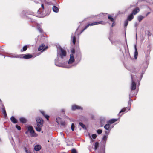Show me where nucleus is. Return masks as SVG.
I'll return each mask as SVG.
<instances>
[{
  "mask_svg": "<svg viewBox=\"0 0 153 153\" xmlns=\"http://www.w3.org/2000/svg\"><path fill=\"white\" fill-rule=\"evenodd\" d=\"M146 68L144 66H141L140 68H137V73L140 74V78L141 79L143 77V75L145 72Z\"/></svg>",
  "mask_w": 153,
  "mask_h": 153,
  "instance_id": "f257e3e1",
  "label": "nucleus"
},
{
  "mask_svg": "<svg viewBox=\"0 0 153 153\" xmlns=\"http://www.w3.org/2000/svg\"><path fill=\"white\" fill-rule=\"evenodd\" d=\"M66 51L60 47L59 48V51L57 52V58H59V56L61 59H62L66 56Z\"/></svg>",
  "mask_w": 153,
  "mask_h": 153,
  "instance_id": "f03ea898",
  "label": "nucleus"
},
{
  "mask_svg": "<svg viewBox=\"0 0 153 153\" xmlns=\"http://www.w3.org/2000/svg\"><path fill=\"white\" fill-rule=\"evenodd\" d=\"M58 59L59 58H57L55 60V63L56 66L59 67H62L67 68H70L71 67V66H70V65L65 66L62 63L59 62Z\"/></svg>",
  "mask_w": 153,
  "mask_h": 153,
  "instance_id": "7ed1b4c3",
  "label": "nucleus"
},
{
  "mask_svg": "<svg viewBox=\"0 0 153 153\" xmlns=\"http://www.w3.org/2000/svg\"><path fill=\"white\" fill-rule=\"evenodd\" d=\"M134 76H132V75H131V78L132 79V83L131 84V93L132 94V93L133 92V91L136 89V84L135 82L134 78Z\"/></svg>",
  "mask_w": 153,
  "mask_h": 153,
  "instance_id": "20e7f679",
  "label": "nucleus"
},
{
  "mask_svg": "<svg viewBox=\"0 0 153 153\" xmlns=\"http://www.w3.org/2000/svg\"><path fill=\"white\" fill-rule=\"evenodd\" d=\"M36 120L37 126H43V120L41 117H38L36 118Z\"/></svg>",
  "mask_w": 153,
  "mask_h": 153,
  "instance_id": "39448f33",
  "label": "nucleus"
},
{
  "mask_svg": "<svg viewBox=\"0 0 153 153\" xmlns=\"http://www.w3.org/2000/svg\"><path fill=\"white\" fill-rule=\"evenodd\" d=\"M137 94V93H134V94H131L130 93L129 94V101L128 102V110L126 111V112H127L128 110H130V109L131 108V102L132 101V100L131 99V97L133 96H135L136 94Z\"/></svg>",
  "mask_w": 153,
  "mask_h": 153,
  "instance_id": "423d86ee",
  "label": "nucleus"
},
{
  "mask_svg": "<svg viewBox=\"0 0 153 153\" xmlns=\"http://www.w3.org/2000/svg\"><path fill=\"white\" fill-rule=\"evenodd\" d=\"M48 48V46H45L44 44H42L38 48V50L39 51H41V52H42L43 51L45 50Z\"/></svg>",
  "mask_w": 153,
  "mask_h": 153,
  "instance_id": "0eeeda50",
  "label": "nucleus"
},
{
  "mask_svg": "<svg viewBox=\"0 0 153 153\" xmlns=\"http://www.w3.org/2000/svg\"><path fill=\"white\" fill-rule=\"evenodd\" d=\"M83 109V108L80 106L76 104H74L72 105L71 110L72 111H75L76 110H81Z\"/></svg>",
  "mask_w": 153,
  "mask_h": 153,
  "instance_id": "6e6552de",
  "label": "nucleus"
},
{
  "mask_svg": "<svg viewBox=\"0 0 153 153\" xmlns=\"http://www.w3.org/2000/svg\"><path fill=\"white\" fill-rule=\"evenodd\" d=\"M10 56H7V57L10 58H22L21 56H22L23 55H17L15 54L14 53H10Z\"/></svg>",
  "mask_w": 153,
  "mask_h": 153,
  "instance_id": "1a4fd4ad",
  "label": "nucleus"
},
{
  "mask_svg": "<svg viewBox=\"0 0 153 153\" xmlns=\"http://www.w3.org/2000/svg\"><path fill=\"white\" fill-rule=\"evenodd\" d=\"M77 30V29L76 30V31L74 33H72L71 34V40H72V42L74 45H75L76 43V31Z\"/></svg>",
  "mask_w": 153,
  "mask_h": 153,
  "instance_id": "9d476101",
  "label": "nucleus"
},
{
  "mask_svg": "<svg viewBox=\"0 0 153 153\" xmlns=\"http://www.w3.org/2000/svg\"><path fill=\"white\" fill-rule=\"evenodd\" d=\"M27 128L30 133L32 134V136H34V135L33 134H35V133L34 130L33 129L32 126H29L27 127Z\"/></svg>",
  "mask_w": 153,
  "mask_h": 153,
  "instance_id": "9b49d317",
  "label": "nucleus"
},
{
  "mask_svg": "<svg viewBox=\"0 0 153 153\" xmlns=\"http://www.w3.org/2000/svg\"><path fill=\"white\" fill-rule=\"evenodd\" d=\"M75 61V59L74 58V55L72 54H70V58L68 62V64H70L73 63Z\"/></svg>",
  "mask_w": 153,
  "mask_h": 153,
  "instance_id": "f8f14e48",
  "label": "nucleus"
},
{
  "mask_svg": "<svg viewBox=\"0 0 153 153\" xmlns=\"http://www.w3.org/2000/svg\"><path fill=\"white\" fill-rule=\"evenodd\" d=\"M107 138L108 137L106 135H104L102 139L101 142L103 146H105Z\"/></svg>",
  "mask_w": 153,
  "mask_h": 153,
  "instance_id": "ddd939ff",
  "label": "nucleus"
},
{
  "mask_svg": "<svg viewBox=\"0 0 153 153\" xmlns=\"http://www.w3.org/2000/svg\"><path fill=\"white\" fill-rule=\"evenodd\" d=\"M23 149L25 153H31L30 151V149L29 148L28 145L24 146Z\"/></svg>",
  "mask_w": 153,
  "mask_h": 153,
  "instance_id": "4468645a",
  "label": "nucleus"
},
{
  "mask_svg": "<svg viewBox=\"0 0 153 153\" xmlns=\"http://www.w3.org/2000/svg\"><path fill=\"white\" fill-rule=\"evenodd\" d=\"M134 48L135 49V51L134 53V59H136L137 58L138 55V51L137 48V45L135 44L134 45Z\"/></svg>",
  "mask_w": 153,
  "mask_h": 153,
  "instance_id": "2eb2a0df",
  "label": "nucleus"
},
{
  "mask_svg": "<svg viewBox=\"0 0 153 153\" xmlns=\"http://www.w3.org/2000/svg\"><path fill=\"white\" fill-rule=\"evenodd\" d=\"M96 25L95 22H93L91 23V24H89L87 25L85 27V28L82 30L81 31L80 34H81L84 30L86 29L89 26H93Z\"/></svg>",
  "mask_w": 153,
  "mask_h": 153,
  "instance_id": "dca6fc26",
  "label": "nucleus"
},
{
  "mask_svg": "<svg viewBox=\"0 0 153 153\" xmlns=\"http://www.w3.org/2000/svg\"><path fill=\"white\" fill-rule=\"evenodd\" d=\"M105 121V118L104 117H102L100 118V124L101 127L104 125Z\"/></svg>",
  "mask_w": 153,
  "mask_h": 153,
  "instance_id": "f3484780",
  "label": "nucleus"
},
{
  "mask_svg": "<svg viewBox=\"0 0 153 153\" xmlns=\"http://www.w3.org/2000/svg\"><path fill=\"white\" fill-rule=\"evenodd\" d=\"M40 112L41 114L45 117V118L47 119V120H48L49 116L48 115H46L45 114V112L42 110H40Z\"/></svg>",
  "mask_w": 153,
  "mask_h": 153,
  "instance_id": "a211bd4d",
  "label": "nucleus"
},
{
  "mask_svg": "<svg viewBox=\"0 0 153 153\" xmlns=\"http://www.w3.org/2000/svg\"><path fill=\"white\" fill-rule=\"evenodd\" d=\"M104 128L106 130L108 131H110L112 128H111L110 127V125L109 123H107L104 126Z\"/></svg>",
  "mask_w": 153,
  "mask_h": 153,
  "instance_id": "6ab92c4d",
  "label": "nucleus"
},
{
  "mask_svg": "<svg viewBox=\"0 0 153 153\" xmlns=\"http://www.w3.org/2000/svg\"><path fill=\"white\" fill-rule=\"evenodd\" d=\"M33 56L32 55L28 54L24 55L23 58L25 59H29L31 58Z\"/></svg>",
  "mask_w": 153,
  "mask_h": 153,
  "instance_id": "aec40b11",
  "label": "nucleus"
},
{
  "mask_svg": "<svg viewBox=\"0 0 153 153\" xmlns=\"http://www.w3.org/2000/svg\"><path fill=\"white\" fill-rule=\"evenodd\" d=\"M19 120L20 122L22 123H25L27 122V119L24 117H20Z\"/></svg>",
  "mask_w": 153,
  "mask_h": 153,
  "instance_id": "412c9836",
  "label": "nucleus"
},
{
  "mask_svg": "<svg viewBox=\"0 0 153 153\" xmlns=\"http://www.w3.org/2000/svg\"><path fill=\"white\" fill-rule=\"evenodd\" d=\"M128 70H129L131 72L134 73H136L137 72V68H135L134 67H132L131 68H130L129 69H128Z\"/></svg>",
  "mask_w": 153,
  "mask_h": 153,
  "instance_id": "4be33fe9",
  "label": "nucleus"
},
{
  "mask_svg": "<svg viewBox=\"0 0 153 153\" xmlns=\"http://www.w3.org/2000/svg\"><path fill=\"white\" fill-rule=\"evenodd\" d=\"M41 149V146L39 145H36L34 147V149L36 151L40 150Z\"/></svg>",
  "mask_w": 153,
  "mask_h": 153,
  "instance_id": "5701e85b",
  "label": "nucleus"
},
{
  "mask_svg": "<svg viewBox=\"0 0 153 153\" xmlns=\"http://www.w3.org/2000/svg\"><path fill=\"white\" fill-rule=\"evenodd\" d=\"M97 153H105L104 147H102L101 149H98Z\"/></svg>",
  "mask_w": 153,
  "mask_h": 153,
  "instance_id": "b1692460",
  "label": "nucleus"
},
{
  "mask_svg": "<svg viewBox=\"0 0 153 153\" xmlns=\"http://www.w3.org/2000/svg\"><path fill=\"white\" fill-rule=\"evenodd\" d=\"M10 120L13 123H16L18 122L17 120L13 116L11 117L10 118Z\"/></svg>",
  "mask_w": 153,
  "mask_h": 153,
  "instance_id": "393cba45",
  "label": "nucleus"
},
{
  "mask_svg": "<svg viewBox=\"0 0 153 153\" xmlns=\"http://www.w3.org/2000/svg\"><path fill=\"white\" fill-rule=\"evenodd\" d=\"M53 11L55 13H57L59 11L58 8L56 6H53L52 7Z\"/></svg>",
  "mask_w": 153,
  "mask_h": 153,
  "instance_id": "a878e982",
  "label": "nucleus"
},
{
  "mask_svg": "<svg viewBox=\"0 0 153 153\" xmlns=\"http://www.w3.org/2000/svg\"><path fill=\"white\" fill-rule=\"evenodd\" d=\"M139 11L140 10L138 8H135L133 10L132 14L133 15H136Z\"/></svg>",
  "mask_w": 153,
  "mask_h": 153,
  "instance_id": "bb28decb",
  "label": "nucleus"
},
{
  "mask_svg": "<svg viewBox=\"0 0 153 153\" xmlns=\"http://www.w3.org/2000/svg\"><path fill=\"white\" fill-rule=\"evenodd\" d=\"M133 14L131 13L128 16L127 19L128 21H131L133 19Z\"/></svg>",
  "mask_w": 153,
  "mask_h": 153,
  "instance_id": "cd10ccee",
  "label": "nucleus"
},
{
  "mask_svg": "<svg viewBox=\"0 0 153 153\" xmlns=\"http://www.w3.org/2000/svg\"><path fill=\"white\" fill-rule=\"evenodd\" d=\"M117 120V119H112L110 120L108 122L109 123L112 124Z\"/></svg>",
  "mask_w": 153,
  "mask_h": 153,
  "instance_id": "c85d7f7f",
  "label": "nucleus"
},
{
  "mask_svg": "<svg viewBox=\"0 0 153 153\" xmlns=\"http://www.w3.org/2000/svg\"><path fill=\"white\" fill-rule=\"evenodd\" d=\"M95 25H97L100 24L105 25L106 24V22L103 21H100L97 22H95Z\"/></svg>",
  "mask_w": 153,
  "mask_h": 153,
  "instance_id": "c756f323",
  "label": "nucleus"
},
{
  "mask_svg": "<svg viewBox=\"0 0 153 153\" xmlns=\"http://www.w3.org/2000/svg\"><path fill=\"white\" fill-rule=\"evenodd\" d=\"M108 19L110 20L111 21L114 22L115 19L112 17L110 15H108Z\"/></svg>",
  "mask_w": 153,
  "mask_h": 153,
  "instance_id": "7c9ffc66",
  "label": "nucleus"
},
{
  "mask_svg": "<svg viewBox=\"0 0 153 153\" xmlns=\"http://www.w3.org/2000/svg\"><path fill=\"white\" fill-rule=\"evenodd\" d=\"M144 18V17L141 15H140L138 16L137 17V19L139 22H140Z\"/></svg>",
  "mask_w": 153,
  "mask_h": 153,
  "instance_id": "2f4dec72",
  "label": "nucleus"
},
{
  "mask_svg": "<svg viewBox=\"0 0 153 153\" xmlns=\"http://www.w3.org/2000/svg\"><path fill=\"white\" fill-rule=\"evenodd\" d=\"M42 126H36L35 127V128L36 130L38 132H40L41 130V127Z\"/></svg>",
  "mask_w": 153,
  "mask_h": 153,
  "instance_id": "473e14b6",
  "label": "nucleus"
},
{
  "mask_svg": "<svg viewBox=\"0 0 153 153\" xmlns=\"http://www.w3.org/2000/svg\"><path fill=\"white\" fill-rule=\"evenodd\" d=\"M125 111H126L125 110L124 108H123L120 111L119 113L118 114V115L120 117H121L122 116L123 114H121L120 113L123 112Z\"/></svg>",
  "mask_w": 153,
  "mask_h": 153,
  "instance_id": "72a5a7b5",
  "label": "nucleus"
},
{
  "mask_svg": "<svg viewBox=\"0 0 153 153\" xmlns=\"http://www.w3.org/2000/svg\"><path fill=\"white\" fill-rule=\"evenodd\" d=\"M99 146V143L98 142H96L95 143L94 149L95 150H97V148Z\"/></svg>",
  "mask_w": 153,
  "mask_h": 153,
  "instance_id": "f704fd0d",
  "label": "nucleus"
},
{
  "mask_svg": "<svg viewBox=\"0 0 153 153\" xmlns=\"http://www.w3.org/2000/svg\"><path fill=\"white\" fill-rule=\"evenodd\" d=\"M79 125L80 126L84 129H86L85 125L82 122L79 123Z\"/></svg>",
  "mask_w": 153,
  "mask_h": 153,
  "instance_id": "c9c22d12",
  "label": "nucleus"
},
{
  "mask_svg": "<svg viewBox=\"0 0 153 153\" xmlns=\"http://www.w3.org/2000/svg\"><path fill=\"white\" fill-rule=\"evenodd\" d=\"M27 45H25L23 47L22 50V49L21 50V51H25L27 50Z\"/></svg>",
  "mask_w": 153,
  "mask_h": 153,
  "instance_id": "e433bc0d",
  "label": "nucleus"
},
{
  "mask_svg": "<svg viewBox=\"0 0 153 153\" xmlns=\"http://www.w3.org/2000/svg\"><path fill=\"white\" fill-rule=\"evenodd\" d=\"M37 29L40 33H41L43 32L42 29L39 26L37 27Z\"/></svg>",
  "mask_w": 153,
  "mask_h": 153,
  "instance_id": "4c0bfd02",
  "label": "nucleus"
},
{
  "mask_svg": "<svg viewBox=\"0 0 153 153\" xmlns=\"http://www.w3.org/2000/svg\"><path fill=\"white\" fill-rule=\"evenodd\" d=\"M128 20L127 19L124 22V26L125 27H126L128 24Z\"/></svg>",
  "mask_w": 153,
  "mask_h": 153,
  "instance_id": "58836bf2",
  "label": "nucleus"
},
{
  "mask_svg": "<svg viewBox=\"0 0 153 153\" xmlns=\"http://www.w3.org/2000/svg\"><path fill=\"white\" fill-rule=\"evenodd\" d=\"M74 127H75L74 124L73 123H72V124L71 125V130L72 131H73L74 130Z\"/></svg>",
  "mask_w": 153,
  "mask_h": 153,
  "instance_id": "ea45409f",
  "label": "nucleus"
},
{
  "mask_svg": "<svg viewBox=\"0 0 153 153\" xmlns=\"http://www.w3.org/2000/svg\"><path fill=\"white\" fill-rule=\"evenodd\" d=\"M102 131L101 129H98L97 130V132L98 134H101L102 133Z\"/></svg>",
  "mask_w": 153,
  "mask_h": 153,
  "instance_id": "a19ab883",
  "label": "nucleus"
},
{
  "mask_svg": "<svg viewBox=\"0 0 153 153\" xmlns=\"http://www.w3.org/2000/svg\"><path fill=\"white\" fill-rule=\"evenodd\" d=\"M71 153H77L76 150L75 149H72L71 150Z\"/></svg>",
  "mask_w": 153,
  "mask_h": 153,
  "instance_id": "79ce46f5",
  "label": "nucleus"
},
{
  "mask_svg": "<svg viewBox=\"0 0 153 153\" xmlns=\"http://www.w3.org/2000/svg\"><path fill=\"white\" fill-rule=\"evenodd\" d=\"M60 124L62 126H65L66 124V123L64 121H62L60 122Z\"/></svg>",
  "mask_w": 153,
  "mask_h": 153,
  "instance_id": "37998d69",
  "label": "nucleus"
},
{
  "mask_svg": "<svg viewBox=\"0 0 153 153\" xmlns=\"http://www.w3.org/2000/svg\"><path fill=\"white\" fill-rule=\"evenodd\" d=\"M16 128L18 130H21V127L17 125H16Z\"/></svg>",
  "mask_w": 153,
  "mask_h": 153,
  "instance_id": "c03bdc74",
  "label": "nucleus"
},
{
  "mask_svg": "<svg viewBox=\"0 0 153 153\" xmlns=\"http://www.w3.org/2000/svg\"><path fill=\"white\" fill-rule=\"evenodd\" d=\"M91 137L93 139H95L96 138L97 136L95 134H93L92 135Z\"/></svg>",
  "mask_w": 153,
  "mask_h": 153,
  "instance_id": "a18cd8bd",
  "label": "nucleus"
},
{
  "mask_svg": "<svg viewBox=\"0 0 153 153\" xmlns=\"http://www.w3.org/2000/svg\"><path fill=\"white\" fill-rule=\"evenodd\" d=\"M71 54H72L73 55H74V54L75 53V50L74 49L71 50Z\"/></svg>",
  "mask_w": 153,
  "mask_h": 153,
  "instance_id": "49530a36",
  "label": "nucleus"
},
{
  "mask_svg": "<svg viewBox=\"0 0 153 153\" xmlns=\"http://www.w3.org/2000/svg\"><path fill=\"white\" fill-rule=\"evenodd\" d=\"M61 118L60 117H58L56 119V121L59 124V120Z\"/></svg>",
  "mask_w": 153,
  "mask_h": 153,
  "instance_id": "de8ad7c7",
  "label": "nucleus"
},
{
  "mask_svg": "<svg viewBox=\"0 0 153 153\" xmlns=\"http://www.w3.org/2000/svg\"><path fill=\"white\" fill-rule=\"evenodd\" d=\"M138 25V24L137 22H135L134 24V27L136 28V29H137V27Z\"/></svg>",
  "mask_w": 153,
  "mask_h": 153,
  "instance_id": "09e8293b",
  "label": "nucleus"
},
{
  "mask_svg": "<svg viewBox=\"0 0 153 153\" xmlns=\"http://www.w3.org/2000/svg\"><path fill=\"white\" fill-rule=\"evenodd\" d=\"M109 131H105V134L106 135H106V136L108 135L109 133Z\"/></svg>",
  "mask_w": 153,
  "mask_h": 153,
  "instance_id": "8fccbe9b",
  "label": "nucleus"
},
{
  "mask_svg": "<svg viewBox=\"0 0 153 153\" xmlns=\"http://www.w3.org/2000/svg\"><path fill=\"white\" fill-rule=\"evenodd\" d=\"M115 21L114 22H113V23L111 25L112 27H114V26H115Z\"/></svg>",
  "mask_w": 153,
  "mask_h": 153,
  "instance_id": "3c124183",
  "label": "nucleus"
},
{
  "mask_svg": "<svg viewBox=\"0 0 153 153\" xmlns=\"http://www.w3.org/2000/svg\"><path fill=\"white\" fill-rule=\"evenodd\" d=\"M124 108L125 110H126V111H127L128 109V107Z\"/></svg>",
  "mask_w": 153,
  "mask_h": 153,
  "instance_id": "603ef678",
  "label": "nucleus"
},
{
  "mask_svg": "<svg viewBox=\"0 0 153 153\" xmlns=\"http://www.w3.org/2000/svg\"><path fill=\"white\" fill-rule=\"evenodd\" d=\"M61 111L62 112H64L65 113V110L64 109H61Z\"/></svg>",
  "mask_w": 153,
  "mask_h": 153,
  "instance_id": "864d4df0",
  "label": "nucleus"
},
{
  "mask_svg": "<svg viewBox=\"0 0 153 153\" xmlns=\"http://www.w3.org/2000/svg\"><path fill=\"white\" fill-rule=\"evenodd\" d=\"M41 7H42V8L43 9H44V5H43V4H41Z\"/></svg>",
  "mask_w": 153,
  "mask_h": 153,
  "instance_id": "5fc2aeb1",
  "label": "nucleus"
},
{
  "mask_svg": "<svg viewBox=\"0 0 153 153\" xmlns=\"http://www.w3.org/2000/svg\"><path fill=\"white\" fill-rule=\"evenodd\" d=\"M150 13V12H148L147 13L146 16H147Z\"/></svg>",
  "mask_w": 153,
  "mask_h": 153,
  "instance_id": "6e6d98bb",
  "label": "nucleus"
},
{
  "mask_svg": "<svg viewBox=\"0 0 153 153\" xmlns=\"http://www.w3.org/2000/svg\"><path fill=\"white\" fill-rule=\"evenodd\" d=\"M105 13H100V15H101V16L102 15H105Z\"/></svg>",
  "mask_w": 153,
  "mask_h": 153,
  "instance_id": "4d7b16f0",
  "label": "nucleus"
},
{
  "mask_svg": "<svg viewBox=\"0 0 153 153\" xmlns=\"http://www.w3.org/2000/svg\"><path fill=\"white\" fill-rule=\"evenodd\" d=\"M25 134H27L28 133V130H27V131H26L25 132Z\"/></svg>",
  "mask_w": 153,
  "mask_h": 153,
  "instance_id": "13d9d810",
  "label": "nucleus"
},
{
  "mask_svg": "<svg viewBox=\"0 0 153 153\" xmlns=\"http://www.w3.org/2000/svg\"><path fill=\"white\" fill-rule=\"evenodd\" d=\"M65 118H66V119H68L69 120H70V118L68 117H67V116H66L65 117Z\"/></svg>",
  "mask_w": 153,
  "mask_h": 153,
  "instance_id": "bf43d9fd",
  "label": "nucleus"
},
{
  "mask_svg": "<svg viewBox=\"0 0 153 153\" xmlns=\"http://www.w3.org/2000/svg\"><path fill=\"white\" fill-rule=\"evenodd\" d=\"M25 13V11H22V14H24V13Z\"/></svg>",
  "mask_w": 153,
  "mask_h": 153,
  "instance_id": "052dcab7",
  "label": "nucleus"
},
{
  "mask_svg": "<svg viewBox=\"0 0 153 153\" xmlns=\"http://www.w3.org/2000/svg\"><path fill=\"white\" fill-rule=\"evenodd\" d=\"M147 58H149V56H146V59H147Z\"/></svg>",
  "mask_w": 153,
  "mask_h": 153,
  "instance_id": "680f3d73",
  "label": "nucleus"
},
{
  "mask_svg": "<svg viewBox=\"0 0 153 153\" xmlns=\"http://www.w3.org/2000/svg\"><path fill=\"white\" fill-rule=\"evenodd\" d=\"M34 21V20H32L31 21V22H33Z\"/></svg>",
  "mask_w": 153,
  "mask_h": 153,
  "instance_id": "e2e57ef3",
  "label": "nucleus"
},
{
  "mask_svg": "<svg viewBox=\"0 0 153 153\" xmlns=\"http://www.w3.org/2000/svg\"><path fill=\"white\" fill-rule=\"evenodd\" d=\"M1 138H0V142H1Z\"/></svg>",
  "mask_w": 153,
  "mask_h": 153,
  "instance_id": "0e129e2a",
  "label": "nucleus"
},
{
  "mask_svg": "<svg viewBox=\"0 0 153 153\" xmlns=\"http://www.w3.org/2000/svg\"><path fill=\"white\" fill-rule=\"evenodd\" d=\"M136 38L137 39V34H136Z\"/></svg>",
  "mask_w": 153,
  "mask_h": 153,
  "instance_id": "69168bd1",
  "label": "nucleus"
},
{
  "mask_svg": "<svg viewBox=\"0 0 153 153\" xmlns=\"http://www.w3.org/2000/svg\"><path fill=\"white\" fill-rule=\"evenodd\" d=\"M93 16V17H94L95 16Z\"/></svg>",
  "mask_w": 153,
  "mask_h": 153,
  "instance_id": "338daca9",
  "label": "nucleus"
},
{
  "mask_svg": "<svg viewBox=\"0 0 153 153\" xmlns=\"http://www.w3.org/2000/svg\"><path fill=\"white\" fill-rule=\"evenodd\" d=\"M149 9L150 10H151V9L150 8H149Z\"/></svg>",
  "mask_w": 153,
  "mask_h": 153,
  "instance_id": "774afa93",
  "label": "nucleus"
}]
</instances>
